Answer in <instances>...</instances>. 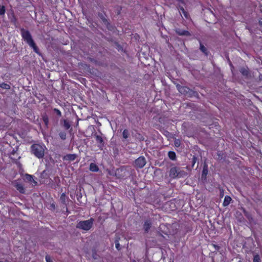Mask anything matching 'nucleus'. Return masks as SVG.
<instances>
[{
    "label": "nucleus",
    "mask_w": 262,
    "mask_h": 262,
    "mask_svg": "<svg viewBox=\"0 0 262 262\" xmlns=\"http://www.w3.org/2000/svg\"><path fill=\"white\" fill-rule=\"evenodd\" d=\"M241 72L244 76H247V75H248V70L245 68H242L241 69Z\"/></svg>",
    "instance_id": "obj_20"
},
{
    "label": "nucleus",
    "mask_w": 262,
    "mask_h": 262,
    "mask_svg": "<svg viewBox=\"0 0 262 262\" xmlns=\"http://www.w3.org/2000/svg\"><path fill=\"white\" fill-rule=\"evenodd\" d=\"M96 141L99 144L98 146L101 147L103 144V140L101 136L99 135H95Z\"/></svg>",
    "instance_id": "obj_7"
},
{
    "label": "nucleus",
    "mask_w": 262,
    "mask_h": 262,
    "mask_svg": "<svg viewBox=\"0 0 262 262\" xmlns=\"http://www.w3.org/2000/svg\"><path fill=\"white\" fill-rule=\"evenodd\" d=\"M181 145V142L179 139L176 140L174 141V145L176 147H179Z\"/></svg>",
    "instance_id": "obj_25"
},
{
    "label": "nucleus",
    "mask_w": 262,
    "mask_h": 262,
    "mask_svg": "<svg viewBox=\"0 0 262 262\" xmlns=\"http://www.w3.org/2000/svg\"><path fill=\"white\" fill-rule=\"evenodd\" d=\"M59 136L60 138L62 140H65L66 139V133L64 132H61L59 133Z\"/></svg>",
    "instance_id": "obj_16"
},
{
    "label": "nucleus",
    "mask_w": 262,
    "mask_h": 262,
    "mask_svg": "<svg viewBox=\"0 0 262 262\" xmlns=\"http://www.w3.org/2000/svg\"><path fill=\"white\" fill-rule=\"evenodd\" d=\"M200 50H201L203 53H205V52H206V48H205L204 46H203V45H201V46H200Z\"/></svg>",
    "instance_id": "obj_27"
},
{
    "label": "nucleus",
    "mask_w": 262,
    "mask_h": 262,
    "mask_svg": "<svg viewBox=\"0 0 262 262\" xmlns=\"http://www.w3.org/2000/svg\"><path fill=\"white\" fill-rule=\"evenodd\" d=\"M21 35L23 39L29 46L33 45V40L32 39V36L28 31L25 30L24 29L21 30Z\"/></svg>",
    "instance_id": "obj_4"
},
{
    "label": "nucleus",
    "mask_w": 262,
    "mask_h": 262,
    "mask_svg": "<svg viewBox=\"0 0 262 262\" xmlns=\"http://www.w3.org/2000/svg\"><path fill=\"white\" fill-rule=\"evenodd\" d=\"M26 178L28 181L31 182H33L35 185H36L37 184V182L34 181L33 177L31 175L26 174Z\"/></svg>",
    "instance_id": "obj_15"
},
{
    "label": "nucleus",
    "mask_w": 262,
    "mask_h": 262,
    "mask_svg": "<svg viewBox=\"0 0 262 262\" xmlns=\"http://www.w3.org/2000/svg\"><path fill=\"white\" fill-rule=\"evenodd\" d=\"M45 149V145L39 144H33L31 147L32 153L39 159L42 158L44 156Z\"/></svg>",
    "instance_id": "obj_1"
},
{
    "label": "nucleus",
    "mask_w": 262,
    "mask_h": 262,
    "mask_svg": "<svg viewBox=\"0 0 262 262\" xmlns=\"http://www.w3.org/2000/svg\"><path fill=\"white\" fill-rule=\"evenodd\" d=\"M75 158H76V155L74 154H69V155H67L64 157L65 159L68 160L70 161H73L75 159Z\"/></svg>",
    "instance_id": "obj_12"
},
{
    "label": "nucleus",
    "mask_w": 262,
    "mask_h": 262,
    "mask_svg": "<svg viewBox=\"0 0 262 262\" xmlns=\"http://www.w3.org/2000/svg\"><path fill=\"white\" fill-rule=\"evenodd\" d=\"M15 187L16 188V189L20 192V193H24L25 192V190H24V188L23 186V185L20 184H17L16 185H15Z\"/></svg>",
    "instance_id": "obj_13"
},
{
    "label": "nucleus",
    "mask_w": 262,
    "mask_h": 262,
    "mask_svg": "<svg viewBox=\"0 0 262 262\" xmlns=\"http://www.w3.org/2000/svg\"><path fill=\"white\" fill-rule=\"evenodd\" d=\"M195 159H195V158H194V157L193 158V164H194V163L195 162Z\"/></svg>",
    "instance_id": "obj_32"
},
{
    "label": "nucleus",
    "mask_w": 262,
    "mask_h": 262,
    "mask_svg": "<svg viewBox=\"0 0 262 262\" xmlns=\"http://www.w3.org/2000/svg\"><path fill=\"white\" fill-rule=\"evenodd\" d=\"M65 199H66V195H65L64 193H62L61 195L60 199H61V200H62V202H64L65 201Z\"/></svg>",
    "instance_id": "obj_29"
},
{
    "label": "nucleus",
    "mask_w": 262,
    "mask_h": 262,
    "mask_svg": "<svg viewBox=\"0 0 262 262\" xmlns=\"http://www.w3.org/2000/svg\"><path fill=\"white\" fill-rule=\"evenodd\" d=\"M90 170L93 172H97L98 171L99 168L96 164L95 163H91L90 165Z\"/></svg>",
    "instance_id": "obj_9"
},
{
    "label": "nucleus",
    "mask_w": 262,
    "mask_h": 262,
    "mask_svg": "<svg viewBox=\"0 0 262 262\" xmlns=\"http://www.w3.org/2000/svg\"><path fill=\"white\" fill-rule=\"evenodd\" d=\"M46 260L47 262H53L51 258L49 256H46Z\"/></svg>",
    "instance_id": "obj_30"
},
{
    "label": "nucleus",
    "mask_w": 262,
    "mask_h": 262,
    "mask_svg": "<svg viewBox=\"0 0 262 262\" xmlns=\"http://www.w3.org/2000/svg\"><path fill=\"white\" fill-rule=\"evenodd\" d=\"M179 12L181 15H182L183 14L186 18L187 19L189 18V14L187 13V11L185 10V9L183 7L180 8Z\"/></svg>",
    "instance_id": "obj_11"
},
{
    "label": "nucleus",
    "mask_w": 262,
    "mask_h": 262,
    "mask_svg": "<svg viewBox=\"0 0 262 262\" xmlns=\"http://www.w3.org/2000/svg\"><path fill=\"white\" fill-rule=\"evenodd\" d=\"M151 226V223L150 222L147 221L145 222L144 225V229L145 232H148L149 229L150 228Z\"/></svg>",
    "instance_id": "obj_8"
},
{
    "label": "nucleus",
    "mask_w": 262,
    "mask_h": 262,
    "mask_svg": "<svg viewBox=\"0 0 262 262\" xmlns=\"http://www.w3.org/2000/svg\"><path fill=\"white\" fill-rule=\"evenodd\" d=\"M231 201V198L229 196H226L225 197L224 202H223V205L224 206H228L230 202Z\"/></svg>",
    "instance_id": "obj_10"
},
{
    "label": "nucleus",
    "mask_w": 262,
    "mask_h": 262,
    "mask_svg": "<svg viewBox=\"0 0 262 262\" xmlns=\"http://www.w3.org/2000/svg\"><path fill=\"white\" fill-rule=\"evenodd\" d=\"M42 120H43V121L45 123V124L46 126V127H48V123H49L48 117L47 116H44L42 117Z\"/></svg>",
    "instance_id": "obj_17"
},
{
    "label": "nucleus",
    "mask_w": 262,
    "mask_h": 262,
    "mask_svg": "<svg viewBox=\"0 0 262 262\" xmlns=\"http://www.w3.org/2000/svg\"><path fill=\"white\" fill-rule=\"evenodd\" d=\"M186 176V172L177 167H173L169 171V176L172 178H182Z\"/></svg>",
    "instance_id": "obj_3"
},
{
    "label": "nucleus",
    "mask_w": 262,
    "mask_h": 262,
    "mask_svg": "<svg viewBox=\"0 0 262 262\" xmlns=\"http://www.w3.org/2000/svg\"><path fill=\"white\" fill-rule=\"evenodd\" d=\"M94 221L93 219L91 218L86 221H80L77 223L76 227L81 230L88 231L92 228Z\"/></svg>",
    "instance_id": "obj_2"
},
{
    "label": "nucleus",
    "mask_w": 262,
    "mask_h": 262,
    "mask_svg": "<svg viewBox=\"0 0 262 262\" xmlns=\"http://www.w3.org/2000/svg\"><path fill=\"white\" fill-rule=\"evenodd\" d=\"M54 111L57 114V115H58L59 116H61V112L58 110L57 108H54Z\"/></svg>",
    "instance_id": "obj_26"
},
{
    "label": "nucleus",
    "mask_w": 262,
    "mask_h": 262,
    "mask_svg": "<svg viewBox=\"0 0 262 262\" xmlns=\"http://www.w3.org/2000/svg\"><path fill=\"white\" fill-rule=\"evenodd\" d=\"M122 135L124 139H127L128 137V131L127 129H124Z\"/></svg>",
    "instance_id": "obj_19"
},
{
    "label": "nucleus",
    "mask_w": 262,
    "mask_h": 262,
    "mask_svg": "<svg viewBox=\"0 0 262 262\" xmlns=\"http://www.w3.org/2000/svg\"><path fill=\"white\" fill-rule=\"evenodd\" d=\"M168 155L169 158L171 160H174L176 159V153L174 151H169Z\"/></svg>",
    "instance_id": "obj_14"
},
{
    "label": "nucleus",
    "mask_w": 262,
    "mask_h": 262,
    "mask_svg": "<svg viewBox=\"0 0 262 262\" xmlns=\"http://www.w3.org/2000/svg\"><path fill=\"white\" fill-rule=\"evenodd\" d=\"M5 12V8L4 6H0V15H3Z\"/></svg>",
    "instance_id": "obj_23"
},
{
    "label": "nucleus",
    "mask_w": 262,
    "mask_h": 262,
    "mask_svg": "<svg viewBox=\"0 0 262 262\" xmlns=\"http://www.w3.org/2000/svg\"><path fill=\"white\" fill-rule=\"evenodd\" d=\"M1 86L4 89H10V86L9 85L6 84V83H3L1 85Z\"/></svg>",
    "instance_id": "obj_24"
},
{
    "label": "nucleus",
    "mask_w": 262,
    "mask_h": 262,
    "mask_svg": "<svg viewBox=\"0 0 262 262\" xmlns=\"http://www.w3.org/2000/svg\"><path fill=\"white\" fill-rule=\"evenodd\" d=\"M115 247L118 250H120V244L119 243V242L118 241H115Z\"/></svg>",
    "instance_id": "obj_28"
},
{
    "label": "nucleus",
    "mask_w": 262,
    "mask_h": 262,
    "mask_svg": "<svg viewBox=\"0 0 262 262\" xmlns=\"http://www.w3.org/2000/svg\"><path fill=\"white\" fill-rule=\"evenodd\" d=\"M259 23L261 25H262V22L261 21H259Z\"/></svg>",
    "instance_id": "obj_33"
},
{
    "label": "nucleus",
    "mask_w": 262,
    "mask_h": 262,
    "mask_svg": "<svg viewBox=\"0 0 262 262\" xmlns=\"http://www.w3.org/2000/svg\"><path fill=\"white\" fill-rule=\"evenodd\" d=\"M207 173V169L204 168L202 171V175L203 176H206Z\"/></svg>",
    "instance_id": "obj_31"
},
{
    "label": "nucleus",
    "mask_w": 262,
    "mask_h": 262,
    "mask_svg": "<svg viewBox=\"0 0 262 262\" xmlns=\"http://www.w3.org/2000/svg\"><path fill=\"white\" fill-rule=\"evenodd\" d=\"M176 33L180 35L190 36V33L187 30H184L181 29H177L176 30Z\"/></svg>",
    "instance_id": "obj_6"
},
{
    "label": "nucleus",
    "mask_w": 262,
    "mask_h": 262,
    "mask_svg": "<svg viewBox=\"0 0 262 262\" xmlns=\"http://www.w3.org/2000/svg\"><path fill=\"white\" fill-rule=\"evenodd\" d=\"M146 163V161L145 158L141 156L135 160V166L138 168H141L145 166Z\"/></svg>",
    "instance_id": "obj_5"
},
{
    "label": "nucleus",
    "mask_w": 262,
    "mask_h": 262,
    "mask_svg": "<svg viewBox=\"0 0 262 262\" xmlns=\"http://www.w3.org/2000/svg\"><path fill=\"white\" fill-rule=\"evenodd\" d=\"M30 46L33 48V49L35 52H36L37 54L39 53L38 49L37 47L36 46L34 42H33V45H30Z\"/></svg>",
    "instance_id": "obj_21"
},
{
    "label": "nucleus",
    "mask_w": 262,
    "mask_h": 262,
    "mask_svg": "<svg viewBox=\"0 0 262 262\" xmlns=\"http://www.w3.org/2000/svg\"><path fill=\"white\" fill-rule=\"evenodd\" d=\"M63 126L66 129H68L70 127L71 125L67 120H64Z\"/></svg>",
    "instance_id": "obj_18"
},
{
    "label": "nucleus",
    "mask_w": 262,
    "mask_h": 262,
    "mask_svg": "<svg viewBox=\"0 0 262 262\" xmlns=\"http://www.w3.org/2000/svg\"><path fill=\"white\" fill-rule=\"evenodd\" d=\"M253 262H260V258L258 255L256 254L254 255L253 258Z\"/></svg>",
    "instance_id": "obj_22"
}]
</instances>
